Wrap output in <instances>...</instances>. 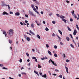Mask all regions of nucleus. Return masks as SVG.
I'll list each match as a JSON object with an SVG mask.
<instances>
[{"instance_id":"f257e3e1","label":"nucleus","mask_w":79,"mask_h":79,"mask_svg":"<svg viewBox=\"0 0 79 79\" xmlns=\"http://www.w3.org/2000/svg\"><path fill=\"white\" fill-rule=\"evenodd\" d=\"M13 30H11V29H10L9 31H8V34H9V35L10 36V37H11V36H13Z\"/></svg>"},{"instance_id":"f03ea898","label":"nucleus","mask_w":79,"mask_h":79,"mask_svg":"<svg viewBox=\"0 0 79 79\" xmlns=\"http://www.w3.org/2000/svg\"><path fill=\"white\" fill-rule=\"evenodd\" d=\"M2 15H9V14L5 11H4L3 12Z\"/></svg>"},{"instance_id":"7ed1b4c3","label":"nucleus","mask_w":79,"mask_h":79,"mask_svg":"<svg viewBox=\"0 0 79 79\" xmlns=\"http://www.w3.org/2000/svg\"><path fill=\"white\" fill-rule=\"evenodd\" d=\"M29 14H30V15H31V16H35V15H34L33 14V12H32L30 11Z\"/></svg>"},{"instance_id":"20e7f679","label":"nucleus","mask_w":79,"mask_h":79,"mask_svg":"<svg viewBox=\"0 0 79 79\" xmlns=\"http://www.w3.org/2000/svg\"><path fill=\"white\" fill-rule=\"evenodd\" d=\"M3 34H5V35L6 37V35H7L6 32V31H3Z\"/></svg>"},{"instance_id":"39448f33","label":"nucleus","mask_w":79,"mask_h":79,"mask_svg":"<svg viewBox=\"0 0 79 79\" xmlns=\"http://www.w3.org/2000/svg\"><path fill=\"white\" fill-rule=\"evenodd\" d=\"M77 33V31H76V30H74L73 32V35H76Z\"/></svg>"},{"instance_id":"423d86ee","label":"nucleus","mask_w":79,"mask_h":79,"mask_svg":"<svg viewBox=\"0 0 79 79\" xmlns=\"http://www.w3.org/2000/svg\"><path fill=\"white\" fill-rule=\"evenodd\" d=\"M65 69L66 70V71L67 73H69V72H68V68L66 67V66H65Z\"/></svg>"},{"instance_id":"0eeeda50","label":"nucleus","mask_w":79,"mask_h":79,"mask_svg":"<svg viewBox=\"0 0 79 79\" xmlns=\"http://www.w3.org/2000/svg\"><path fill=\"white\" fill-rule=\"evenodd\" d=\"M52 63L54 65H55L56 66H57V65H56V64L55 63V62H54V61H52Z\"/></svg>"},{"instance_id":"6e6552de","label":"nucleus","mask_w":79,"mask_h":79,"mask_svg":"<svg viewBox=\"0 0 79 79\" xmlns=\"http://www.w3.org/2000/svg\"><path fill=\"white\" fill-rule=\"evenodd\" d=\"M60 18H61V19H64V18H65V17L63 15H61L60 16Z\"/></svg>"},{"instance_id":"1a4fd4ad","label":"nucleus","mask_w":79,"mask_h":79,"mask_svg":"<svg viewBox=\"0 0 79 79\" xmlns=\"http://www.w3.org/2000/svg\"><path fill=\"white\" fill-rule=\"evenodd\" d=\"M15 15L16 16H19V15H20V14H19V12H16L15 13Z\"/></svg>"},{"instance_id":"9d476101","label":"nucleus","mask_w":79,"mask_h":79,"mask_svg":"<svg viewBox=\"0 0 79 79\" xmlns=\"http://www.w3.org/2000/svg\"><path fill=\"white\" fill-rule=\"evenodd\" d=\"M34 72L35 73V74H36L38 76H39V73H38V72H37V71L35 70L34 71Z\"/></svg>"},{"instance_id":"9b49d317","label":"nucleus","mask_w":79,"mask_h":79,"mask_svg":"<svg viewBox=\"0 0 79 79\" xmlns=\"http://www.w3.org/2000/svg\"><path fill=\"white\" fill-rule=\"evenodd\" d=\"M42 77H45V78H46L47 77V75L44 74L42 76Z\"/></svg>"},{"instance_id":"f8f14e48","label":"nucleus","mask_w":79,"mask_h":79,"mask_svg":"<svg viewBox=\"0 0 79 79\" xmlns=\"http://www.w3.org/2000/svg\"><path fill=\"white\" fill-rule=\"evenodd\" d=\"M58 31L59 32L60 34H61V35H63L62 34V32H61V31L60 30H58Z\"/></svg>"},{"instance_id":"ddd939ff","label":"nucleus","mask_w":79,"mask_h":79,"mask_svg":"<svg viewBox=\"0 0 79 79\" xmlns=\"http://www.w3.org/2000/svg\"><path fill=\"white\" fill-rule=\"evenodd\" d=\"M48 54H49V55H52V53H51V52H50V51L48 50Z\"/></svg>"},{"instance_id":"4468645a","label":"nucleus","mask_w":79,"mask_h":79,"mask_svg":"<svg viewBox=\"0 0 79 79\" xmlns=\"http://www.w3.org/2000/svg\"><path fill=\"white\" fill-rule=\"evenodd\" d=\"M27 40L28 41H30V38L27 37Z\"/></svg>"},{"instance_id":"2eb2a0df","label":"nucleus","mask_w":79,"mask_h":79,"mask_svg":"<svg viewBox=\"0 0 79 79\" xmlns=\"http://www.w3.org/2000/svg\"><path fill=\"white\" fill-rule=\"evenodd\" d=\"M62 21H64V22H65V23H66V20L64 19H63L62 20Z\"/></svg>"},{"instance_id":"dca6fc26","label":"nucleus","mask_w":79,"mask_h":79,"mask_svg":"<svg viewBox=\"0 0 79 79\" xmlns=\"http://www.w3.org/2000/svg\"><path fill=\"white\" fill-rule=\"evenodd\" d=\"M67 28L69 31H71V28H69V27H68Z\"/></svg>"},{"instance_id":"f3484780","label":"nucleus","mask_w":79,"mask_h":79,"mask_svg":"<svg viewBox=\"0 0 79 79\" xmlns=\"http://www.w3.org/2000/svg\"><path fill=\"white\" fill-rule=\"evenodd\" d=\"M66 39L67 40V41H69L70 40L69 38V37H66Z\"/></svg>"},{"instance_id":"a211bd4d","label":"nucleus","mask_w":79,"mask_h":79,"mask_svg":"<svg viewBox=\"0 0 79 79\" xmlns=\"http://www.w3.org/2000/svg\"><path fill=\"white\" fill-rule=\"evenodd\" d=\"M37 37H38V39H40V36L39 35H37Z\"/></svg>"},{"instance_id":"6ab92c4d","label":"nucleus","mask_w":79,"mask_h":79,"mask_svg":"<svg viewBox=\"0 0 79 79\" xmlns=\"http://www.w3.org/2000/svg\"><path fill=\"white\" fill-rule=\"evenodd\" d=\"M54 56L55 57H56V58H57V57H58V55H57V54H54Z\"/></svg>"},{"instance_id":"aec40b11","label":"nucleus","mask_w":79,"mask_h":79,"mask_svg":"<svg viewBox=\"0 0 79 79\" xmlns=\"http://www.w3.org/2000/svg\"><path fill=\"white\" fill-rule=\"evenodd\" d=\"M45 30L46 31H49V29L48 28H47V27H46V29H45Z\"/></svg>"},{"instance_id":"412c9836","label":"nucleus","mask_w":79,"mask_h":79,"mask_svg":"<svg viewBox=\"0 0 79 79\" xmlns=\"http://www.w3.org/2000/svg\"><path fill=\"white\" fill-rule=\"evenodd\" d=\"M38 68H41V66H40V65H39V64H38Z\"/></svg>"},{"instance_id":"4be33fe9","label":"nucleus","mask_w":79,"mask_h":79,"mask_svg":"<svg viewBox=\"0 0 79 79\" xmlns=\"http://www.w3.org/2000/svg\"><path fill=\"white\" fill-rule=\"evenodd\" d=\"M21 74L22 75L24 74V75H26V73L24 72H22Z\"/></svg>"},{"instance_id":"5701e85b","label":"nucleus","mask_w":79,"mask_h":79,"mask_svg":"<svg viewBox=\"0 0 79 79\" xmlns=\"http://www.w3.org/2000/svg\"><path fill=\"white\" fill-rule=\"evenodd\" d=\"M73 16L74 18H77V16H76V15L75 14H74L73 15Z\"/></svg>"},{"instance_id":"b1692460","label":"nucleus","mask_w":79,"mask_h":79,"mask_svg":"<svg viewBox=\"0 0 79 79\" xmlns=\"http://www.w3.org/2000/svg\"><path fill=\"white\" fill-rule=\"evenodd\" d=\"M71 37V38L72 39H73V36H72V35L70 34L69 35Z\"/></svg>"},{"instance_id":"393cba45","label":"nucleus","mask_w":79,"mask_h":79,"mask_svg":"<svg viewBox=\"0 0 79 79\" xmlns=\"http://www.w3.org/2000/svg\"><path fill=\"white\" fill-rule=\"evenodd\" d=\"M53 61L51 59H50L48 61V62L49 63H51V61L52 62V61Z\"/></svg>"},{"instance_id":"a878e982","label":"nucleus","mask_w":79,"mask_h":79,"mask_svg":"<svg viewBox=\"0 0 79 79\" xmlns=\"http://www.w3.org/2000/svg\"><path fill=\"white\" fill-rule=\"evenodd\" d=\"M9 42L10 44H11V43H12V40H9Z\"/></svg>"},{"instance_id":"bb28decb","label":"nucleus","mask_w":79,"mask_h":79,"mask_svg":"<svg viewBox=\"0 0 79 79\" xmlns=\"http://www.w3.org/2000/svg\"><path fill=\"white\" fill-rule=\"evenodd\" d=\"M31 6L32 8H35V7H34V5H31Z\"/></svg>"},{"instance_id":"cd10ccee","label":"nucleus","mask_w":79,"mask_h":79,"mask_svg":"<svg viewBox=\"0 0 79 79\" xmlns=\"http://www.w3.org/2000/svg\"><path fill=\"white\" fill-rule=\"evenodd\" d=\"M33 9L34 11H35L36 12L37 11L35 7H34Z\"/></svg>"},{"instance_id":"c85d7f7f","label":"nucleus","mask_w":79,"mask_h":79,"mask_svg":"<svg viewBox=\"0 0 79 79\" xmlns=\"http://www.w3.org/2000/svg\"><path fill=\"white\" fill-rule=\"evenodd\" d=\"M35 3H36V4H37V5H39V2L37 1H36L35 2Z\"/></svg>"},{"instance_id":"c756f323","label":"nucleus","mask_w":79,"mask_h":79,"mask_svg":"<svg viewBox=\"0 0 79 79\" xmlns=\"http://www.w3.org/2000/svg\"><path fill=\"white\" fill-rule=\"evenodd\" d=\"M56 16H58V17H60V15H59V14H56Z\"/></svg>"},{"instance_id":"7c9ffc66","label":"nucleus","mask_w":79,"mask_h":79,"mask_svg":"<svg viewBox=\"0 0 79 79\" xmlns=\"http://www.w3.org/2000/svg\"><path fill=\"white\" fill-rule=\"evenodd\" d=\"M59 77H60V78H62L63 77L62 76V75H60L59 76Z\"/></svg>"},{"instance_id":"2f4dec72","label":"nucleus","mask_w":79,"mask_h":79,"mask_svg":"<svg viewBox=\"0 0 79 79\" xmlns=\"http://www.w3.org/2000/svg\"><path fill=\"white\" fill-rule=\"evenodd\" d=\"M52 23L54 24L56 23V22L55 21H52Z\"/></svg>"},{"instance_id":"473e14b6","label":"nucleus","mask_w":79,"mask_h":79,"mask_svg":"<svg viewBox=\"0 0 79 79\" xmlns=\"http://www.w3.org/2000/svg\"><path fill=\"white\" fill-rule=\"evenodd\" d=\"M57 37H58V38L60 40L61 39V38L60 37V36H58V35H57Z\"/></svg>"},{"instance_id":"72a5a7b5","label":"nucleus","mask_w":79,"mask_h":79,"mask_svg":"<svg viewBox=\"0 0 79 79\" xmlns=\"http://www.w3.org/2000/svg\"><path fill=\"white\" fill-rule=\"evenodd\" d=\"M2 69H8L7 68H6L5 67H3L2 68Z\"/></svg>"},{"instance_id":"f704fd0d","label":"nucleus","mask_w":79,"mask_h":79,"mask_svg":"<svg viewBox=\"0 0 79 79\" xmlns=\"http://www.w3.org/2000/svg\"><path fill=\"white\" fill-rule=\"evenodd\" d=\"M20 24L21 25H23V22H20Z\"/></svg>"},{"instance_id":"c9c22d12","label":"nucleus","mask_w":79,"mask_h":79,"mask_svg":"<svg viewBox=\"0 0 79 79\" xmlns=\"http://www.w3.org/2000/svg\"><path fill=\"white\" fill-rule=\"evenodd\" d=\"M66 2L67 3H70V2H69V1L67 0H66Z\"/></svg>"},{"instance_id":"e433bc0d","label":"nucleus","mask_w":79,"mask_h":79,"mask_svg":"<svg viewBox=\"0 0 79 79\" xmlns=\"http://www.w3.org/2000/svg\"><path fill=\"white\" fill-rule=\"evenodd\" d=\"M32 59H33V60H35V59H36V57H32Z\"/></svg>"},{"instance_id":"4c0bfd02","label":"nucleus","mask_w":79,"mask_h":79,"mask_svg":"<svg viewBox=\"0 0 79 79\" xmlns=\"http://www.w3.org/2000/svg\"><path fill=\"white\" fill-rule=\"evenodd\" d=\"M55 71H56V72H59V70L57 69H56L55 70Z\"/></svg>"},{"instance_id":"58836bf2","label":"nucleus","mask_w":79,"mask_h":79,"mask_svg":"<svg viewBox=\"0 0 79 79\" xmlns=\"http://www.w3.org/2000/svg\"><path fill=\"white\" fill-rule=\"evenodd\" d=\"M46 47L47 48H48L49 47V46L48 44H46Z\"/></svg>"},{"instance_id":"ea45409f","label":"nucleus","mask_w":79,"mask_h":79,"mask_svg":"<svg viewBox=\"0 0 79 79\" xmlns=\"http://www.w3.org/2000/svg\"><path fill=\"white\" fill-rule=\"evenodd\" d=\"M54 47L56 49V48H57V46H56V45H55L54 46Z\"/></svg>"},{"instance_id":"a19ab883","label":"nucleus","mask_w":79,"mask_h":79,"mask_svg":"<svg viewBox=\"0 0 79 79\" xmlns=\"http://www.w3.org/2000/svg\"><path fill=\"white\" fill-rule=\"evenodd\" d=\"M74 11L73 10V12H72V15H74Z\"/></svg>"},{"instance_id":"79ce46f5","label":"nucleus","mask_w":79,"mask_h":79,"mask_svg":"<svg viewBox=\"0 0 79 79\" xmlns=\"http://www.w3.org/2000/svg\"><path fill=\"white\" fill-rule=\"evenodd\" d=\"M35 6L36 8V10H38L39 9V7L37 6Z\"/></svg>"},{"instance_id":"37998d69","label":"nucleus","mask_w":79,"mask_h":79,"mask_svg":"<svg viewBox=\"0 0 79 79\" xmlns=\"http://www.w3.org/2000/svg\"><path fill=\"white\" fill-rule=\"evenodd\" d=\"M76 26H77V29H79V27L78 26V25H76Z\"/></svg>"},{"instance_id":"c03bdc74","label":"nucleus","mask_w":79,"mask_h":79,"mask_svg":"<svg viewBox=\"0 0 79 79\" xmlns=\"http://www.w3.org/2000/svg\"><path fill=\"white\" fill-rule=\"evenodd\" d=\"M27 34H29V35H31V34L28 32H27Z\"/></svg>"},{"instance_id":"a18cd8bd","label":"nucleus","mask_w":79,"mask_h":79,"mask_svg":"<svg viewBox=\"0 0 79 79\" xmlns=\"http://www.w3.org/2000/svg\"><path fill=\"white\" fill-rule=\"evenodd\" d=\"M25 17H26V18H28V17H29V16H28V15H25Z\"/></svg>"},{"instance_id":"49530a36","label":"nucleus","mask_w":79,"mask_h":79,"mask_svg":"<svg viewBox=\"0 0 79 79\" xmlns=\"http://www.w3.org/2000/svg\"><path fill=\"white\" fill-rule=\"evenodd\" d=\"M19 62H20V63H22V59H20L19 60Z\"/></svg>"},{"instance_id":"de8ad7c7","label":"nucleus","mask_w":79,"mask_h":79,"mask_svg":"<svg viewBox=\"0 0 79 79\" xmlns=\"http://www.w3.org/2000/svg\"><path fill=\"white\" fill-rule=\"evenodd\" d=\"M26 55L28 56H29V54H28V53L27 52L26 53Z\"/></svg>"},{"instance_id":"09e8293b","label":"nucleus","mask_w":79,"mask_h":79,"mask_svg":"<svg viewBox=\"0 0 79 79\" xmlns=\"http://www.w3.org/2000/svg\"><path fill=\"white\" fill-rule=\"evenodd\" d=\"M70 46L72 47V48H74V46H73V45H72V44H70Z\"/></svg>"},{"instance_id":"8fccbe9b","label":"nucleus","mask_w":79,"mask_h":79,"mask_svg":"<svg viewBox=\"0 0 79 79\" xmlns=\"http://www.w3.org/2000/svg\"><path fill=\"white\" fill-rule=\"evenodd\" d=\"M41 60H45V57L41 58Z\"/></svg>"},{"instance_id":"3c124183","label":"nucleus","mask_w":79,"mask_h":79,"mask_svg":"<svg viewBox=\"0 0 79 79\" xmlns=\"http://www.w3.org/2000/svg\"><path fill=\"white\" fill-rule=\"evenodd\" d=\"M70 21H71V22H73V19H70Z\"/></svg>"},{"instance_id":"603ef678","label":"nucleus","mask_w":79,"mask_h":79,"mask_svg":"<svg viewBox=\"0 0 79 79\" xmlns=\"http://www.w3.org/2000/svg\"><path fill=\"white\" fill-rule=\"evenodd\" d=\"M0 66H1V67H2V66H3V64H0Z\"/></svg>"},{"instance_id":"864d4df0","label":"nucleus","mask_w":79,"mask_h":79,"mask_svg":"<svg viewBox=\"0 0 79 79\" xmlns=\"http://www.w3.org/2000/svg\"><path fill=\"white\" fill-rule=\"evenodd\" d=\"M37 24L38 26H40L41 25V24L40 23L39 24V23H37Z\"/></svg>"},{"instance_id":"5fc2aeb1","label":"nucleus","mask_w":79,"mask_h":79,"mask_svg":"<svg viewBox=\"0 0 79 79\" xmlns=\"http://www.w3.org/2000/svg\"><path fill=\"white\" fill-rule=\"evenodd\" d=\"M31 27H34V25H33V24H31Z\"/></svg>"},{"instance_id":"6e6d98bb","label":"nucleus","mask_w":79,"mask_h":79,"mask_svg":"<svg viewBox=\"0 0 79 79\" xmlns=\"http://www.w3.org/2000/svg\"><path fill=\"white\" fill-rule=\"evenodd\" d=\"M25 23H28V21H27V20H25Z\"/></svg>"},{"instance_id":"4d7b16f0","label":"nucleus","mask_w":79,"mask_h":79,"mask_svg":"<svg viewBox=\"0 0 79 79\" xmlns=\"http://www.w3.org/2000/svg\"><path fill=\"white\" fill-rule=\"evenodd\" d=\"M8 9H10V5H8Z\"/></svg>"},{"instance_id":"13d9d810","label":"nucleus","mask_w":79,"mask_h":79,"mask_svg":"<svg viewBox=\"0 0 79 79\" xmlns=\"http://www.w3.org/2000/svg\"><path fill=\"white\" fill-rule=\"evenodd\" d=\"M40 76H42V73H40Z\"/></svg>"},{"instance_id":"bf43d9fd","label":"nucleus","mask_w":79,"mask_h":79,"mask_svg":"<svg viewBox=\"0 0 79 79\" xmlns=\"http://www.w3.org/2000/svg\"><path fill=\"white\" fill-rule=\"evenodd\" d=\"M10 14H13V12H11V11H10Z\"/></svg>"},{"instance_id":"052dcab7","label":"nucleus","mask_w":79,"mask_h":79,"mask_svg":"<svg viewBox=\"0 0 79 79\" xmlns=\"http://www.w3.org/2000/svg\"><path fill=\"white\" fill-rule=\"evenodd\" d=\"M43 24H45V22L44 21H43Z\"/></svg>"},{"instance_id":"680f3d73","label":"nucleus","mask_w":79,"mask_h":79,"mask_svg":"<svg viewBox=\"0 0 79 79\" xmlns=\"http://www.w3.org/2000/svg\"><path fill=\"white\" fill-rule=\"evenodd\" d=\"M60 45H63V44L62 42H60Z\"/></svg>"},{"instance_id":"e2e57ef3","label":"nucleus","mask_w":79,"mask_h":79,"mask_svg":"<svg viewBox=\"0 0 79 79\" xmlns=\"http://www.w3.org/2000/svg\"><path fill=\"white\" fill-rule=\"evenodd\" d=\"M66 62H69V60L67 59V60H66Z\"/></svg>"},{"instance_id":"0e129e2a","label":"nucleus","mask_w":79,"mask_h":79,"mask_svg":"<svg viewBox=\"0 0 79 79\" xmlns=\"http://www.w3.org/2000/svg\"><path fill=\"white\" fill-rule=\"evenodd\" d=\"M35 61H36V62H37V59L36 58V59H35Z\"/></svg>"},{"instance_id":"69168bd1","label":"nucleus","mask_w":79,"mask_h":79,"mask_svg":"<svg viewBox=\"0 0 79 79\" xmlns=\"http://www.w3.org/2000/svg\"><path fill=\"white\" fill-rule=\"evenodd\" d=\"M31 34L32 35H35V34H34V32H31Z\"/></svg>"},{"instance_id":"338daca9","label":"nucleus","mask_w":79,"mask_h":79,"mask_svg":"<svg viewBox=\"0 0 79 79\" xmlns=\"http://www.w3.org/2000/svg\"><path fill=\"white\" fill-rule=\"evenodd\" d=\"M55 34L53 33V34H52V36H55Z\"/></svg>"},{"instance_id":"774afa93","label":"nucleus","mask_w":79,"mask_h":79,"mask_svg":"<svg viewBox=\"0 0 79 79\" xmlns=\"http://www.w3.org/2000/svg\"><path fill=\"white\" fill-rule=\"evenodd\" d=\"M9 79H14V78H11V77H9Z\"/></svg>"}]
</instances>
